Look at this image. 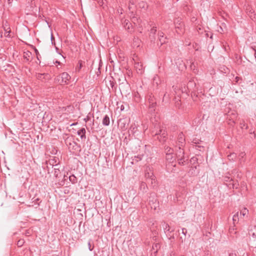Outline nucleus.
I'll list each match as a JSON object with an SVG mask.
<instances>
[{"label": "nucleus", "instance_id": "obj_1", "mask_svg": "<svg viewBox=\"0 0 256 256\" xmlns=\"http://www.w3.org/2000/svg\"><path fill=\"white\" fill-rule=\"evenodd\" d=\"M54 170V176L57 179L56 182L59 186H63L65 184V177L66 176L62 174L60 170V166L56 164L53 166Z\"/></svg>", "mask_w": 256, "mask_h": 256}, {"label": "nucleus", "instance_id": "obj_2", "mask_svg": "<svg viewBox=\"0 0 256 256\" xmlns=\"http://www.w3.org/2000/svg\"><path fill=\"white\" fill-rule=\"evenodd\" d=\"M176 155L179 164L184 166L188 161V158L184 156V147L176 146Z\"/></svg>", "mask_w": 256, "mask_h": 256}, {"label": "nucleus", "instance_id": "obj_3", "mask_svg": "<svg viewBox=\"0 0 256 256\" xmlns=\"http://www.w3.org/2000/svg\"><path fill=\"white\" fill-rule=\"evenodd\" d=\"M158 130H154L152 133L154 136H157V138L160 142H164L166 140L167 133L163 128H161L158 125L157 126Z\"/></svg>", "mask_w": 256, "mask_h": 256}, {"label": "nucleus", "instance_id": "obj_4", "mask_svg": "<svg viewBox=\"0 0 256 256\" xmlns=\"http://www.w3.org/2000/svg\"><path fill=\"white\" fill-rule=\"evenodd\" d=\"M174 23L175 24L176 30L178 34H183L184 32V23L180 20H179L178 18L175 20Z\"/></svg>", "mask_w": 256, "mask_h": 256}, {"label": "nucleus", "instance_id": "obj_5", "mask_svg": "<svg viewBox=\"0 0 256 256\" xmlns=\"http://www.w3.org/2000/svg\"><path fill=\"white\" fill-rule=\"evenodd\" d=\"M148 204L151 208L154 210H156V208L159 206V202H158L157 198H156L154 194H150Z\"/></svg>", "mask_w": 256, "mask_h": 256}, {"label": "nucleus", "instance_id": "obj_6", "mask_svg": "<svg viewBox=\"0 0 256 256\" xmlns=\"http://www.w3.org/2000/svg\"><path fill=\"white\" fill-rule=\"evenodd\" d=\"M166 158L168 163L167 166H170V165H171L173 166H176V158L172 156V154H170V153H167L166 154Z\"/></svg>", "mask_w": 256, "mask_h": 256}, {"label": "nucleus", "instance_id": "obj_7", "mask_svg": "<svg viewBox=\"0 0 256 256\" xmlns=\"http://www.w3.org/2000/svg\"><path fill=\"white\" fill-rule=\"evenodd\" d=\"M192 142L194 144L196 149H198L200 151L204 150V146L202 145H201V144L203 143V142L200 139L194 138H193Z\"/></svg>", "mask_w": 256, "mask_h": 256}, {"label": "nucleus", "instance_id": "obj_8", "mask_svg": "<svg viewBox=\"0 0 256 256\" xmlns=\"http://www.w3.org/2000/svg\"><path fill=\"white\" fill-rule=\"evenodd\" d=\"M134 61V66L137 72L140 74H142L143 72V66L140 62H137L136 59L134 58H132Z\"/></svg>", "mask_w": 256, "mask_h": 256}, {"label": "nucleus", "instance_id": "obj_9", "mask_svg": "<svg viewBox=\"0 0 256 256\" xmlns=\"http://www.w3.org/2000/svg\"><path fill=\"white\" fill-rule=\"evenodd\" d=\"M185 138L182 133H180L178 138L176 146L184 147L185 146Z\"/></svg>", "mask_w": 256, "mask_h": 256}, {"label": "nucleus", "instance_id": "obj_10", "mask_svg": "<svg viewBox=\"0 0 256 256\" xmlns=\"http://www.w3.org/2000/svg\"><path fill=\"white\" fill-rule=\"evenodd\" d=\"M122 23L124 28L128 30L130 32H132L133 30V27L131 23L127 20H122Z\"/></svg>", "mask_w": 256, "mask_h": 256}, {"label": "nucleus", "instance_id": "obj_11", "mask_svg": "<svg viewBox=\"0 0 256 256\" xmlns=\"http://www.w3.org/2000/svg\"><path fill=\"white\" fill-rule=\"evenodd\" d=\"M187 88L189 90H191L192 92L194 91H196L198 90V88L196 87V82L193 79H192L189 80L187 84Z\"/></svg>", "mask_w": 256, "mask_h": 256}, {"label": "nucleus", "instance_id": "obj_12", "mask_svg": "<svg viewBox=\"0 0 256 256\" xmlns=\"http://www.w3.org/2000/svg\"><path fill=\"white\" fill-rule=\"evenodd\" d=\"M62 78V83L63 84H68L70 79V76L67 72H63L60 74Z\"/></svg>", "mask_w": 256, "mask_h": 256}, {"label": "nucleus", "instance_id": "obj_13", "mask_svg": "<svg viewBox=\"0 0 256 256\" xmlns=\"http://www.w3.org/2000/svg\"><path fill=\"white\" fill-rule=\"evenodd\" d=\"M162 226L164 229V233L167 236L174 231V230H171L169 225L165 222H162Z\"/></svg>", "mask_w": 256, "mask_h": 256}, {"label": "nucleus", "instance_id": "obj_14", "mask_svg": "<svg viewBox=\"0 0 256 256\" xmlns=\"http://www.w3.org/2000/svg\"><path fill=\"white\" fill-rule=\"evenodd\" d=\"M156 32V27L155 26H153L151 30L150 33V40L151 42H153L154 43L156 38H155V34Z\"/></svg>", "mask_w": 256, "mask_h": 256}, {"label": "nucleus", "instance_id": "obj_15", "mask_svg": "<svg viewBox=\"0 0 256 256\" xmlns=\"http://www.w3.org/2000/svg\"><path fill=\"white\" fill-rule=\"evenodd\" d=\"M116 107L115 110V113L116 114L117 113H120V112L123 110L124 108V106L122 102H116Z\"/></svg>", "mask_w": 256, "mask_h": 256}, {"label": "nucleus", "instance_id": "obj_16", "mask_svg": "<svg viewBox=\"0 0 256 256\" xmlns=\"http://www.w3.org/2000/svg\"><path fill=\"white\" fill-rule=\"evenodd\" d=\"M136 0H130L129 1V6H128V9L130 12L133 14L134 12L136 6Z\"/></svg>", "mask_w": 256, "mask_h": 256}, {"label": "nucleus", "instance_id": "obj_17", "mask_svg": "<svg viewBox=\"0 0 256 256\" xmlns=\"http://www.w3.org/2000/svg\"><path fill=\"white\" fill-rule=\"evenodd\" d=\"M236 118V114L233 112H228L227 114V118L230 121V124L234 123V119Z\"/></svg>", "mask_w": 256, "mask_h": 256}, {"label": "nucleus", "instance_id": "obj_18", "mask_svg": "<svg viewBox=\"0 0 256 256\" xmlns=\"http://www.w3.org/2000/svg\"><path fill=\"white\" fill-rule=\"evenodd\" d=\"M158 40L160 42V46L166 42V38L164 36V34L162 32H158Z\"/></svg>", "mask_w": 256, "mask_h": 256}, {"label": "nucleus", "instance_id": "obj_19", "mask_svg": "<svg viewBox=\"0 0 256 256\" xmlns=\"http://www.w3.org/2000/svg\"><path fill=\"white\" fill-rule=\"evenodd\" d=\"M65 142L66 144L68 146V148H70V146H72V147L74 146H76V143L73 141V140L72 138H68L65 140Z\"/></svg>", "mask_w": 256, "mask_h": 256}, {"label": "nucleus", "instance_id": "obj_20", "mask_svg": "<svg viewBox=\"0 0 256 256\" xmlns=\"http://www.w3.org/2000/svg\"><path fill=\"white\" fill-rule=\"evenodd\" d=\"M78 134L82 140L86 139V130L84 128H82L77 132Z\"/></svg>", "mask_w": 256, "mask_h": 256}, {"label": "nucleus", "instance_id": "obj_21", "mask_svg": "<svg viewBox=\"0 0 256 256\" xmlns=\"http://www.w3.org/2000/svg\"><path fill=\"white\" fill-rule=\"evenodd\" d=\"M141 43V40L138 38H134L133 40L132 45L134 47H139Z\"/></svg>", "mask_w": 256, "mask_h": 256}, {"label": "nucleus", "instance_id": "obj_22", "mask_svg": "<svg viewBox=\"0 0 256 256\" xmlns=\"http://www.w3.org/2000/svg\"><path fill=\"white\" fill-rule=\"evenodd\" d=\"M160 248V246L158 242L154 244L152 247V252L156 253Z\"/></svg>", "mask_w": 256, "mask_h": 256}, {"label": "nucleus", "instance_id": "obj_23", "mask_svg": "<svg viewBox=\"0 0 256 256\" xmlns=\"http://www.w3.org/2000/svg\"><path fill=\"white\" fill-rule=\"evenodd\" d=\"M110 118L108 116H105L104 118L102 120V124L104 126H108L110 124Z\"/></svg>", "mask_w": 256, "mask_h": 256}, {"label": "nucleus", "instance_id": "obj_24", "mask_svg": "<svg viewBox=\"0 0 256 256\" xmlns=\"http://www.w3.org/2000/svg\"><path fill=\"white\" fill-rule=\"evenodd\" d=\"M147 182L148 184L150 182L152 184V185L153 186H154L156 184V180L155 176H154L150 179H148Z\"/></svg>", "mask_w": 256, "mask_h": 256}, {"label": "nucleus", "instance_id": "obj_25", "mask_svg": "<svg viewBox=\"0 0 256 256\" xmlns=\"http://www.w3.org/2000/svg\"><path fill=\"white\" fill-rule=\"evenodd\" d=\"M230 182H232L230 183L229 184V185L230 186L232 185V188L236 189L238 188L239 184H238V182H234L232 178H230Z\"/></svg>", "mask_w": 256, "mask_h": 256}, {"label": "nucleus", "instance_id": "obj_26", "mask_svg": "<svg viewBox=\"0 0 256 256\" xmlns=\"http://www.w3.org/2000/svg\"><path fill=\"white\" fill-rule=\"evenodd\" d=\"M239 220L238 212H236L232 217L234 224L238 222Z\"/></svg>", "mask_w": 256, "mask_h": 256}, {"label": "nucleus", "instance_id": "obj_27", "mask_svg": "<svg viewBox=\"0 0 256 256\" xmlns=\"http://www.w3.org/2000/svg\"><path fill=\"white\" fill-rule=\"evenodd\" d=\"M125 120L120 119L118 121V126H120L121 128H124Z\"/></svg>", "mask_w": 256, "mask_h": 256}, {"label": "nucleus", "instance_id": "obj_28", "mask_svg": "<svg viewBox=\"0 0 256 256\" xmlns=\"http://www.w3.org/2000/svg\"><path fill=\"white\" fill-rule=\"evenodd\" d=\"M138 6L141 8L146 9L148 7V5L146 2H141L138 4Z\"/></svg>", "mask_w": 256, "mask_h": 256}, {"label": "nucleus", "instance_id": "obj_29", "mask_svg": "<svg viewBox=\"0 0 256 256\" xmlns=\"http://www.w3.org/2000/svg\"><path fill=\"white\" fill-rule=\"evenodd\" d=\"M130 130L132 133L134 134L137 130V127L135 124H132L130 127Z\"/></svg>", "mask_w": 256, "mask_h": 256}, {"label": "nucleus", "instance_id": "obj_30", "mask_svg": "<svg viewBox=\"0 0 256 256\" xmlns=\"http://www.w3.org/2000/svg\"><path fill=\"white\" fill-rule=\"evenodd\" d=\"M228 158L230 160H234L236 157V154H235L234 152L231 153L230 154L228 155Z\"/></svg>", "mask_w": 256, "mask_h": 256}, {"label": "nucleus", "instance_id": "obj_31", "mask_svg": "<svg viewBox=\"0 0 256 256\" xmlns=\"http://www.w3.org/2000/svg\"><path fill=\"white\" fill-rule=\"evenodd\" d=\"M154 176L153 174V173L152 172H146V174H145V176L146 178V181L148 180V179H150Z\"/></svg>", "mask_w": 256, "mask_h": 256}, {"label": "nucleus", "instance_id": "obj_32", "mask_svg": "<svg viewBox=\"0 0 256 256\" xmlns=\"http://www.w3.org/2000/svg\"><path fill=\"white\" fill-rule=\"evenodd\" d=\"M4 30H5V34H4L5 36L7 37V38H10V34L11 32L10 28H8L7 29L5 28Z\"/></svg>", "mask_w": 256, "mask_h": 256}, {"label": "nucleus", "instance_id": "obj_33", "mask_svg": "<svg viewBox=\"0 0 256 256\" xmlns=\"http://www.w3.org/2000/svg\"><path fill=\"white\" fill-rule=\"evenodd\" d=\"M196 168V166H194V167H192V168L188 172V174L190 175H194L196 174L195 170Z\"/></svg>", "mask_w": 256, "mask_h": 256}, {"label": "nucleus", "instance_id": "obj_34", "mask_svg": "<svg viewBox=\"0 0 256 256\" xmlns=\"http://www.w3.org/2000/svg\"><path fill=\"white\" fill-rule=\"evenodd\" d=\"M70 180L73 184L76 182V178L74 175H72L69 176Z\"/></svg>", "mask_w": 256, "mask_h": 256}, {"label": "nucleus", "instance_id": "obj_35", "mask_svg": "<svg viewBox=\"0 0 256 256\" xmlns=\"http://www.w3.org/2000/svg\"><path fill=\"white\" fill-rule=\"evenodd\" d=\"M31 56L32 53L29 51H27L24 53V56L25 58H26L28 60H29V58H30Z\"/></svg>", "mask_w": 256, "mask_h": 256}, {"label": "nucleus", "instance_id": "obj_36", "mask_svg": "<svg viewBox=\"0 0 256 256\" xmlns=\"http://www.w3.org/2000/svg\"><path fill=\"white\" fill-rule=\"evenodd\" d=\"M248 210L246 208H244L240 212V215L244 216L248 214Z\"/></svg>", "mask_w": 256, "mask_h": 256}, {"label": "nucleus", "instance_id": "obj_37", "mask_svg": "<svg viewBox=\"0 0 256 256\" xmlns=\"http://www.w3.org/2000/svg\"><path fill=\"white\" fill-rule=\"evenodd\" d=\"M196 91H194L193 92H192V98L194 101V102L197 101V98H198V95L197 94H196Z\"/></svg>", "mask_w": 256, "mask_h": 256}, {"label": "nucleus", "instance_id": "obj_38", "mask_svg": "<svg viewBox=\"0 0 256 256\" xmlns=\"http://www.w3.org/2000/svg\"><path fill=\"white\" fill-rule=\"evenodd\" d=\"M24 240H23V239H20V240L18 242H17V245H18V247H21V246H22L24 245Z\"/></svg>", "mask_w": 256, "mask_h": 256}, {"label": "nucleus", "instance_id": "obj_39", "mask_svg": "<svg viewBox=\"0 0 256 256\" xmlns=\"http://www.w3.org/2000/svg\"><path fill=\"white\" fill-rule=\"evenodd\" d=\"M159 78L158 76H156L153 78V82L154 83H156V84L158 86L159 82Z\"/></svg>", "mask_w": 256, "mask_h": 256}, {"label": "nucleus", "instance_id": "obj_40", "mask_svg": "<svg viewBox=\"0 0 256 256\" xmlns=\"http://www.w3.org/2000/svg\"><path fill=\"white\" fill-rule=\"evenodd\" d=\"M240 125L242 128H245L246 129L248 128V126L244 120H242V122H240Z\"/></svg>", "mask_w": 256, "mask_h": 256}, {"label": "nucleus", "instance_id": "obj_41", "mask_svg": "<svg viewBox=\"0 0 256 256\" xmlns=\"http://www.w3.org/2000/svg\"><path fill=\"white\" fill-rule=\"evenodd\" d=\"M246 156V154L244 152H241L238 156V157L240 158V163L242 162V160H241L242 158H244V156Z\"/></svg>", "mask_w": 256, "mask_h": 256}, {"label": "nucleus", "instance_id": "obj_42", "mask_svg": "<svg viewBox=\"0 0 256 256\" xmlns=\"http://www.w3.org/2000/svg\"><path fill=\"white\" fill-rule=\"evenodd\" d=\"M132 22L136 24V22H138V19L136 17H135L134 16H132Z\"/></svg>", "mask_w": 256, "mask_h": 256}, {"label": "nucleus", "instance_id": "obj_43", "mask_svg": "<svg viewBox=\"0 0 256 256\" xmlns=\"http://www.w3.org/2000/svg\"><path fill=\"white\" fill-rule=\"evenodd\" d=\"M166 154L167 153H170V154H172L173 150L170 148L167 147L166 148Z\"/></svg>", "mask_w": 256, "mask_h": 256}, {"label": "nucleus", "instance_id": "obj_44", "mask_svg": "<svg viewBox=\"0 0 256 256\" xmlns=\"http://www.w3.org/2000/svg\"><path fill=\"white\" fill-rule=\"evenodd\" d=\"M88 249L90 251H92L93 250L94 246H92L90 241H89L88 242Z\"/></svg>", "mask_w": 256, "mask_h": 256}, {"label": "nucleus", "instance_id": "obj_45", "mask_svg": "<svg viewBox=\"0 0 256 256\" xmlns=\"http://www.w3.org/2000/svg\"><path fill=\"white\" fill-rule=\"evenodd\" d=\"M146 186V183L142 182L140 184V188H143L144 189Z\"/></svg>", "mask_w": 256, "mask_h": 256}, {"label": "nucleus", "instance_id": "obj_46", "mask_svg": "<svg viewBox=\"0 0 256 256\" xmlns=\"http://www.w3.org/2000/svg\"><path fill=\"white\" fill-rule=\"evenodd\" d=\"M182 233L186 236V234L187 233V230L186 228H182Z\"/></svg>", "mask_w": 256, "mask_h": 256}, {"label": "nucleus", "instance_id": "obj_47", "mask_svg": "<svg viewBox=\"0 0 256 256\" xmlns=\"http://www.w3.org/2000/svg\"><path fill=\"white\" fill-rule=\"evenodd\" d=\"M34 51H35L36 54V55L37 58L38 60H39V55H40L39 52H38V50L36 48L34 49Z\"/></svg>", "mask_w": 256, "mask_h": 256}, {"label": "nucleus", "instance_id": "obj_48", "mask_svg": "<svg viewBox=\"0 0 256 256\" xmlns=\"http://www.w3.org/2000/svg\"><path fill=\"white\" fill-rule=\"evenodd\" d=\"M234 228H230V233H232V232H234V234H236V232H234Z\"/></svg>", "mask_w": 256, "mask_h": 256}, {"label": "nucleus", "instance_id": "obj_49", "mask_svg": "<svg viewBox=\"0 0 256 256\" xmlns=\"http://www.w3.org/2000/svg\"><path fill=\"white\" fill-rule=\"evenodd\" d=\"M230 179L229 176H225L224 177V181H226V182L230 181Z\"/></svg>", "mask_w": 256, "mask_h": 256}, {"label": "nucleus", "instance_id": "obj_50", "mask_svg": "<svg viewBox=\"0 0 256 256\" xmlns=\"http://www.w3.org/2000/svg\"><path fill=\"white\" fill-rule=\"evenodd\" d=\"M190 67L191 69H193L194 70L195 66L194 62L191 64Z\"/></svg>", "mask_w": 256, "mask_h": 256}, {"label": "nucleus", "instance_id": "obj_51", "mask_svg": "<svg viewBox=\"0 0 256 256\" xmlns=\"http://www.w3.org/2000/svg\"><path fill=\"white\" fill-rule=\"evenodd\" d=\"M240 78L238 77V76H236L235 78V80L234 81L236 82H238L240 80Z\"/></svg>", "mask_w": 256, "mask_h": 256}, {"label": "nucleus", "instance_id": "obj_52", "mask_svg": "<svg viewBox=\"0 0 256 256\" xmlns=\"http://www.w3.org/2000/svg\"><path fill=\"white\" fill-rule=\"evenodd\" d=\"M229 256H236V253L231 252V253H230Z\"/></svg>", "mask_w": 256, "mask_h": 256}, {"label": "nucleus", "instance_id": "obj_53", "mask_svg": "<svg viewBox=\"0 0 256 256\" xmlns=\"http://www.w3.org/2000/svg\"><path fill=\"white\" fill-rule=\"evenodd\" d=\"M53 39H54V38L53 36L52 35L51 36V40H52V44L55 45V43L54 42H53Z\"/></svg>", "mask_w": 256, "mask_h": 256}, {"label": "nucleus", "instance_id": "obj_54", "mask_svg": "<svg viewBox=\"0 0 256 256\" xmlns=\"http://www.w3.org/2000/svg\"><path fill=\"white\" fill-rule=\"evenodd\" d=\"M252 51H254V56L255 58H256V50L254 48H253Z\"/></svg>", "mask_w": 256, "mask_h": 256}, {"label": "nucleus", "instance_id": "obj_55", "mask_svg": "<svg viewBox=\"0 0 256 256\" xmlns=\"http://www.w3.org/2000/svg\"><path fill=\"white\" fill-rule=\"evenodd\" d=\"M128 75H130V74H132V70H128Z\"/></svg>", "mask_w": 256, "mask_h": 256}, {"label": "nucleus", "instance_id": "obj_56", "mask_svg": "<svg viewBox=\"0 0 256 256\" xmlns=\"http://www.w3.org/2000/svg\"><path fill=\"white\" fill-rule=\"evenodd\" d=\"M12 1V0H8V4H11Z\"/></svg>", "mask_w": 256, "mask_h": 256}, {"label": "nucleus", "instance_id": "obj_57", "mask_svg": "<svg viewBox=\"0 0 256 256\" xmlns=\"http://www.w3.org/2000/svg\"><path fill=\"white\" fill-rule=\"evenodd\" d=\"M107 224L108 226H110V222L109 221L107 222Z\"/></svg>", "mask_w": 256, "mask_h": 256}, {"label": "nucleus", "instance_id": "obj_58", "mask_svg": "<svg viewBox=\"0 0 256 256\" xmlns=\"http://www.w3.org/2000/svg\"><path fill=\"white\" fill-rule=\"evenodd\" d=\"M156 253H154L153 252V254L152 253V256H156Z\"/></svg>", "mask_w": 256, "mask_h": 256}, {"label": "nucleus", "instance_id": "obj_59", "mask_svg": "<svg viewBox=\"0 0 256 256\" xmlns=\"http://www.w3.org/2000/svg\"><path fill=\"white\" fill-rule=\"evenodd\" d=\"M110 85L111 87L112 88V82H111L110 80Z\"/></svg>", "mask_w": 256, "mask_h": 256}, {"label": "nucleus", "instance_id": "obj_60", "mask_svg": "<svg viewBox=\"0 0 256 256\" xmlns=\"http://www.w3.org/2000/svg\"><path fill=\"white\" fill-rule=\"evenodd\" d=\"M0 38L2 37V33L1 32H0Z\"/></svg>", "mask_w": 256, "mask_h": 256}, {"label": "nucleus", "instance_id": "obj_61", "mask_svg": "<svg viewBox=\"0 0 256 256\" xmlns=\"http://www.w3.org/2000/svg\"><path fill=\"white\" fill-rule=\"evenodd\" d=\"M56 63H58V64H60V62H58V60H56Z\"/></svg>", "mask_w": 256, "mask_h": 256}, {"label": "nucleus", "instance_id": "obj_62", "mask_svg": "<svg viewBox=\"0 0 256 256\" xmlns=\"http://www.w3.org/2000/svg\"><path fill=\"white\" fill-rule=\"evenodd\" d=\"M180 239H182V241H183L182 238L180 237Z\"/></svg>", "mask_w": 256, "mask_h": 256}, {"label": "nucleus", "instance_id": "obj_63", "mask_svg": "<svg viewBox=\"0 0 256 256\" xmlns=\"http://www.w3.org/2000/svg\"><path fill=\"white\" fill-rule=\"evenodd\" d=\"M120 108V105H118V110Z\"/></svg>", "mask_w": 256, "mask_h": 256}, {"label": "nucleus", "instance_id": "obj_64", "mask_svg": "<svg viewBox=\"0 0 256 256\" xmlns=\"http://www.w3.org/2000/svg\"><path fill=\"white\" fill-rule=\"evenodd\" d=\"M80 68H81V64H80Z\"/></svg>", "mask_w": 256, "mask_h": 256}]
</instances>
